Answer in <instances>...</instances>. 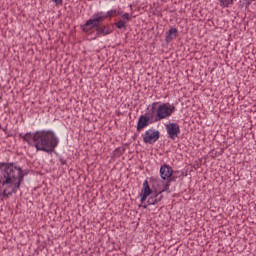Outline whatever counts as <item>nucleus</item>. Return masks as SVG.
Instances as JSON below:
<instances>
[{"label": "nucleus", "mask_w": 256, "mask_h": 256, "mask_svg": "<svg viewBox=\"0 0 256 256\" xmlns=\"http://www.w3.org/2000/svg\"><path fill=\"white\" fill-rule=\"evenodd\" d=\"M27 172L15 163L0 162V197L1 201L21 189V183Z\"/></svg>", "instance_id": "1"}, {"label": "nucleus", "mask_w": 256, "mask_h": 256, "mask_svg": "<svg viewBox=\"0 0 256 256\" xmlns=\"http://www.w3.org/2000/svg\"><path fill=\"white\" fill-rule=\"evenodd\" d=\"M28 145L34 143L37 151H44V153H53L55 147L59 145V140L53 131H36L35 133L27 132L26 134H19Z\"/></svg>", "instance_id": "2"}, {"label": "nucleus", "mask_w": 256, "mask_h": 256, "mask_svg": "<svg viewBox=\"0 0 256 256\" xmlns=\"http://www.w3.org/2000/svg\"><path fill=\"white\" fill-rule=\"evenodd\" d=\"M147 111H150L154 121L158 123V121H163V119H168V117H171L173 113H175V106L169 103L159 105V102H153L147 107Z\"/></svg>", "instance_id": "3"}, {"label": "nucleus", "mask_w": 256, "mask_h": 256, "mask_svg": "<svg viewBox=\"0 0 256 256\" xmlns=\"http://www.w3.org/2000/svg\"><path fill=\"white\" fill-rule=\"evenodd\" d=\"M94 19L95 14H93L92 18L87 20L85 24L81 26V29L84 33H89V31H93V29H96V38L111 35V28L109 27V25H102L103 21L95 22Z\"/></svg>", "instance_id": "4"}, {"label": "nucleus", "mask_w": 256, "mask_h": 256, "mask_svg": "<svg viewBox=\"0 0 256 256\" xmlns=\"http://www.w3.org/2000/svg\"><path fill=\"white\" fill-rule=\"evenodd\" d=\"M156 123L155 118H153V114H151L150 110H147L145 115H141L138 119L137 123V131H143L145 127H149V125Z\"/></svg>", "instance_id": "5"}, {"label": "nucleus", "mask_w": 256, "mask_h": 256, "mask_svg": "<svg viewBox=\"0 0 256 256\" xmlns=\"http://www.w3.org/2000/svg\"><path fill=\"white\" fill-rule=\"evenodd\" d=\"M142 137L143 142L146 143V145H153V143H157V141H159L161 132H159V130L149 129L142 135Z\"/></svg>", "instance_id": "6"}, {"label": "nucleus", "mask_w": 256, "mask_h": 256, "mask_svg": "<svg viewBox=\"0 0 256 256\" xmlns=\"http://www.w3.org/2000/svg\"><path fill=\"white\" fill-rule=\"evenodd\" d=\"M170 181H168L166 184H164L162 189L155 190L153 195L148 198L147 205H157V198L159 197V195H161V193H165V191H169V183H170Z\"/></svg>", "instance_id": "7"}, {"label": "nucleus", "mask_w": 256, "mask_h": 256, "mask_svg": "<svg viewBox=\"0 0 256 256\" xmlns=\"http://www.w3.org/2000/svg\"><path fill=\"white\" fill-rule=\"evenodd\" d=\"M166 130L170 139H175V137H179V134L181 133V128L177 123H170L166 125Z\"/></svg>", "instance_id": "8"}, {"label": "nucleus", "mask_w": 256, "mask_h": 256, "mask_svg": "<svg viewBox=\"0 0 256 256\" xmlns=\"http://www.w3.org/2000/svg\"><path fill=\"white\" fill-rule=\"evenodd\" d=\"M160 176L163 181H167V179H171L173 177V168L171 166L164 164L160 167Z\"/></svg>", "instance_id": "9"}, {"label": "nucleus", "mask_w": 256, "mask_h": 256, "mask_svg": "<svg viewBox=\"0 0 256 256\" xmlns=\"http://www.w3.org/2000/svg\"><path fill=\"white\" fill-rule=\"evenodd\" d=\"M94 15H95L94 22L99 23V21H105L107 17H113L114 15H117V10H110L107 13L101 11V12L95 13Z\"/></svg>", "instance_id": "10"}, {"label": "nucleus", "mask_w": 256, "mask_h": 256, "mask_svg": "<svg viewBox=\"0 0 256 256\" xmlns=\"http://www.w3.org/2000/svg\"><path fill=\"white\" fill-rule=\"evenodd\" d=\"M179 35V30L177 28H170L169 31L166 33L165 41L166 43H171L174 39H177Z\"/></svg>", "instance_id": "11"}, {"label": "nucleus", "mask_w": 256, "mask_h": 256, "mask_svg": "<svg viewBox=\"0 0 256 256\" xmlns=\"http://www.w3.org/2000/svg\"><path fill=\"white\" fill-rule=\"evenodd\" d=\"M141 193L142 195H148V197L149 195H152L153 189L149 186V181H144Z\"/></svg>", "instance_id": "12"}, {"label": "nucleus", "mask_w": 256, "mask_h": 256, "mask_svg": "<svg viewBox=\"0 0 256 256\" xmlns=\"http://www.w3.org/2000/svg\"><path fill=\"white\" fill-rule=\"evenodd\" d=\"M117 29H127V22L125 20H119L115 23Z\"/></svg>", "instance_id": "13"}, {"label": "nucleus", "mask_w": 256, "mask_h": 256, "mask_svg": "<svg viewBox=\"0 0 256 256\" xmlns=\"http://www.w3.org/2000/svg\"><path fill=\"white\" fill-rule=\"evenodd\" d=\"M234 0H219L221 7H229V5H233Z\"/></svg>", "instance_id": "14"}, {"label": "nucleus", "mask_w": 256, "mask_h": 256, "mask_svg": "<svg viewBox=\"0 0 256 256\" xmlns=\"http://www.w3.org/2000/svg\"><path fill=\"white\" fill-rule=\"evenodd\" d=\"M131 17H133V14L124 13L122 15V19H125L126 21H131Z\"/></svg>", "instance_id": "15"}, {"label": "nucleus", "mask_w": 256, "mask_h": 256, "mask_svg": "<svg viewBox=\"0 0 256 256\" xmlns=\"http://www.w3.org/2000/svg\"><path fill=\"white\" fill-rule=\"evenodd\" d=\"M245 3V9H249V6L251 3H253L254 0H242Z\"/></svg>", "instance_id": "16"}, {"label": "nucleus", "mask_w": 256, "mask_h": 256, "mask_svg": "<svg viewBox=\"0 0 256 256\" xmlns=\"http://www.w3.org/2000/svg\"><path fill=\"white\" fill-rule=\"evenodd\" d=\"M140 197H141V203H145V201H147V197H149L147 194H140Z\"/></svg>", "instance_id": "17"}, {"label": "nucleus", "mask_w": 256, "mask_h": 256, "mask_svg": "<svg viewBox=\"0 0 256 256\" xmlns=\"http://www.w3.org/2000/svg\"><path fill=\"white\" fill-rule=\"evenodd\" d=\"M114 153H115V155H117V157H121V155H123V152H121V149H119V148H116L114 150Z\"/></svg>", "instance_id": "18"}, {"label": "nucleus", "mask_w": 256, "mask_h": 256, "mask_svg": "<svg viewBox=\"0 0 256 256\" xmlns=\"http://www.w3.org/2000/svg\"><path fill=\"white\" fill-rule=\"evenodd\" d=\"M55 5H63V0H52Z\"/></svg>", "instance_id": "19"}, {"label": "nucleus", "mask_w": 256, "mask_h": 256, "mask_svg": "<svg viewBox=\"0 0 256 256\" xmlns=\"http://www.w3.org/2000/svg\"><path fill=\"white\" fill-rule=\"evenodd\" d=\"M238 5H239L240 9H243V7H245V1L240 0Z\"/></svg>", "instance_id": "20"}, {"label": "nucleus", "mask_w": 256, "mask_h": 256, "mask_svg": "<svg viewBox=\"0 0 256 256\" xmlns=\"http://www.w3.org/2000/svg\"><path fill=\"white\" fill-rule=\"evenodd\" d=\"M161 199H163V196L158 195V197H156V203H159L161 201Z\"/></svg>", "instance_id": "21"}, {"label": "nucleus", "mask_w": 256, "mask_h": 256, "mask_svg": "<svg viewBox=\"0 0 256 256\" xmlns=\"http://www.w3.org/2000/svg\"><path fill=\"white\" fill-rule=\"evenodd\" d=\"M61 165H66L67 161H65L63 158H60Z\"/></svg>", "instance_id": "22"}, {"label": "nucleus", "mask_w": 256, "mask_h": 256, "mask_svg": "<svg viewBox=\"0 0 256 256\" xmlns=\"http://www.w3.org/2000/svg\"><path fill=\"white\" fill-rule=\"evenodd\" d=\"M117 15H121V17H123V11H118Z\"/></svg>", "instance_id": "23"}, {"label": "nucleus", "mask_w": 256, "mask_h": 256, "mask_svg": "<svg viewBox=\"0 0 256 256\" xmlns=\"http://www.w3.org/2000/svg\"><path fill=\"white\" fill-rule=\"evenodd\" d=\"M143 209H147V205H143Z\"/></svg>", "instance_id": "24"}]
</instances>
